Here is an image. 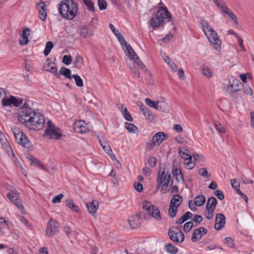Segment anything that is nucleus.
<instances>
[{
  "instance_id": "16",
  "label": "nucleus",
  "mask_w": 254,
  "mask_h": 254,
  "mask_svg": "<svg viewBox=\"0 0 254 254\" xmlns=\"http://www.w3.org/2000/svg\"><path fill=\"white\" fill-rule=\"evenodd\" d=\"M43 69L45 71L50 72L57 77L59 76V74L55 63L50 60L47 61V63L43 65Z\"/></svg>"
},
{
  "instance_id": "59",
  "label": "nucleus",
  "mask_w": 254,
  "mask_h": 254,
  "mask_svg": "<svg viewBox=\"0 0 254 254\" xmlns=\"http://www.w3.org/2000/svg\"><path fill=\"white\" fill-rule=\"evenodd\" d=\"M148 162L151 167H154L157 164L156 158L155 157H150L148 159Z\"/></svg>"
},
{
  "instance_id": "15",
  "label": "nucleus",
  "mask_w": 254,
  "mask_h": 254,
  "mask_svg": "<svg viewBox=\"0 0 254 254\" xmlns=\"http://www.w3.org/2000/svg\"><path fill=\"white\" fill-rule=\"evenodd\" d=\"M226 222L225 216L221 213H218L216 215L215 224L214 228L216 230H221L224 226Z\"/></svg>"
},
{
  "instance_id": "37",
  "label": "nucleus",
  "mask_w": 254,
  "mask_h": 254,
  "mask_svg": "<svg viewBox=\"0 0 254 254\" xmlns=\"http://www.w3.org/2000/svg\"><path fill=\"white\" fill-rule=\"evenodd\" d=\"M179 207L170 203L168 213L170 217L174 218L176 216Z\"/></svg>"
},
{
  "instance_id": "64",
  "label": "nucleus",
  "mask_w": 254,
  "mask_h": 254,
  "mask_svg": "<svg viewBox=\"0 0 254 254\" xmlns=\"http://www.w3.org/2000/svg\"><path fill=\"white\" fill-rule=\"evenodd\" d=\"M135 189L138 192H141L143 190L142 185L138 182L135 183L134 184Z\"/></svg>"
},
{
  "instance_id": "39",
  "label": "nucleus",
  "mask_w": 254,
  "mask_h": 254,
  "mask_svg": "<svg viewBox=\"0 0 254 254\" xmlns=\"http://www.w3.org/2000/svg\"><path fill=\"white\" fill-rule=\"evenodd\" d=\"M202 237L201 234H200V231L199 228L195 229L192 233V236L191 237V240L193 242L197 241L201 239Z\"/></svg>"
},
{
  "instance_id": "3",
  "label": "nucleus",
  "mask_w": 254,
  "mask_h": 254,
  "mask_svg": "<svg viewBox=\"0 0 254 254\" xmlns=\"http://www.w3.org/2000/svg\"><path fill=\"white\" fill-rule=\"evenodd\" d=\"M59 11L64 18L72 20L77 15L78 4L73 0H63L61 2Z\"/></svg>"
},
{
  "instance_id": "17",
  "label": "nucleus",
  "mask_w": 254,
  "mask_h": 254,
  "mask_svg": "<svg viewBox=\"0 0 254 254\" xmlns=\"http://www.w3.org/2000/svg\"><path fill=\"white\" fill-rule=\"evenodd\" d=\"M129 224L131 229H136L140 227L141 223V220L139 215L132 216L128 220Z\"/></svg>"
},
{
  "instance_id": "32",
  "label": "nucleus",
  "mask_w": 254,
  "mask_h": 254,
  "mask_svg": "<svg viewBox=\"0 0 254 254\" xmlns=\"http://www.w3.org/2000/svg\"><path fill=\"white\" fill-rule=\"evenodd\" d=\"M183 201V198L180 195H174L170 201V204L179 207Z\"/></svg>"
},
{
  "instance_id": "53",
  "label": "nucleus",
  "mask_w": 254,
  "mask_h": 254,
  "mask_svg": "<svg viewBox=\"0 0 254 254\" xmlns=\"http://www.w3.org/2000/svg\"><path fill=\"white\" fill-rule=\"evenodd\" d=\"M233 34L236 38L237 39L238 42L240 47L242 49V50L245 51L246 50L245 48L243 45V40L236 33H231Z\"/></svg>"
},
{
  "instance_id": "60",
  "label": "nucleus",
  "mask_w": 254,
  "mask_h": 254,
  "mask_svg": "<svg viewBox=\"0 0 254 254\" xmlns=\"http://www.w3.org/2000/svg\"><path fill=\"white\" fill-rule=\"evenodd\" d=\"M64 195L63 194H59L57 196H55L52 199V202L53 203H60L62 199L63 198Z\"/></svg>"
},
{
  "instance_id": "33",
  "label": "nucleus",
  "mask_w": 254,
  "mask_h": 254,
  "mask_svg": "<svg viewBox=\"0 0 254 254\" xmlns=\"http://www.w3.org/2000/svg\"><path fill=\"white\" fill-rule=\"evenodd\" d=\"M19 41L21 46H25L28 44L29 39L27 33H20Z\"/></svg>"
},
{
  "instance_id": "38",
  "label": "nucleus",
  "mask_w": 254,
  "mask_h": 254,
  "mask_svg": "<svg viewBox=\"0 0 254 254\" xmlns=\"http://www.w3.org/2000/svg\"><path fill=\"white\" fill-rule=\"evenodd\" d=\"M60 73L69 79H70L72 77V76L70 75L71 70L69 68H66L65 67H62L60 69Z\"/></svg>"
},
{
  "instance_id": "51",
  "label": "nucleus",
  "mask_w": 254,
  "mask_h": 254,
  "mask_svg": "<svg viewBox=\"0 0 254 254\" xmlns=\"http://www.w3.org/2000/svg\"><path fill=\"white\" fill-rule=\"evenodd\" d=\"M198 173L204 178H208L210 176L207 170L204 168L199 169Z\"/></svg>"
},
{
  "instance_id": "48",
  "label": "nucleus",
  "mask_w": 254,
  "mask_h": 254,
  "mask_svg": "<svg viewBox=\"0 0 254 254\" xmlns=\"http://www.w3.org/2000/svg\"><path fill=\"white\" fill-rule=\"evenodd\" d=\"M83 1L89 11H94V3L91 0H83Z\"/></svg>"
},
{
  "instance_id": "43",
  "label": "nucleus",
  "mask_w": 254,
  "mask_h": 254,
  "mask_svg": "<svg viewBox=\"0 0 254 254\" xmlns=\"http://www.w3.org/2000/svg\"><path fill=\"white\" fill-rule=\"evenodd\" d=\"M54 45L52 42L49 41L47 42L44 51V54L45 56H47L50 54L51 50L53 48Z\"/></svg>"
},
{
  "instance_id": "27",
  "label": "nucleus",
  "mask_w": 254,
  "mask_h": 254,
  "mask_svg": "<svg viewBox=\"0 0 254 254\" xmlns=\"http://www.w3.org/2000/svg\"><path fill=\"white\" fill-rule=\"evenodd\" d=\"M206 200L205 197L203 194L197 195L194 199V204L197 207H200L203 205Z\"/></svg>"
},
{
  "instance_id": "35",
  "label": "nucleus",
  "mask_w": 254,
  "mask_h": 254,
  "mask_svg": "<svg viewBox=\"0 0 254 254\" xmlns=\"http://www.w3.org/2000/svg\"><path fill=\"white\" fill-rule=\"evenodd\" d=\"M192 161V156L191 155L185 158L184 165L188 169L191 170L194 168L195 165Z\"/></svg>"
},
{
  "instance_id": "9",
  "label": "nucleus",
  "mask_w": 254,
  "mask_h": 254,
  "mask_svg": "<svg viewBox=\"0 0 254 254\" xmlns=\"http://www.w3.org/2000/svg\"><path fill=\"white\" fill-rule=\"evenodd\" d=\"M60 229V225L56 220L51 219L47 223L46 233L49 237H52L58 233Z\"/></svg>"
},
{
  "instance_id": "21",
  "label": "nucleus",
  "mask_w": 254,
  "mask_h": 254,
  "mask_svg": "<svg viewBox=\"0 0 254 254\" xmlns=\"http://www.w3.org/2000/svg\"><path fill=\"white\" fill-rule=\"evenodd\" d=\"M119 41L126 55H127V43L124 36L121 33H114Z\"/></svg>"
},
{
  "instance_id": "58",
  "label": "nucleus",
  "mask_w": 254,
  "mask_h": 254,
  "mask_svg": "<svg viewBox=\"0 0 254 254\" xmlns=\"http://www.w3.org/2000/svg\"><path fill=\"white\" fill-rule=\"evenodd\" d=\"M153 206L154 205L151 204L150 202L147 201H145L143 204V208L146 210L147 213L149 212H150V210Z\"/></svg>"
},
{
  "instance_id": "31",
  "label": "nucleus",
  "mask_w": 254,
  "mask_h": 254,
  "mask_svg": "<svg viewBox=\"0 0 254 254\" xmlns=\"http://www.w3.org/2000/svg\"><path fill=\"white\" fill-rule=\"evenodd\" d=\"M145 103L149 107L153 108L158 110H161V107H159L158 104L159 101H154L149 98L145 99Z\"/></svg>"
},
{
  "instance_id": "62",
  "label": "nucleus",
  "mask_w": 254,
  "mask_h": 254,
  "mask_svg": "<svg viewBox=\"0 0 254 254\" xmlns=\"http://www.w3.org/2000/svg\"><path fill=\"white\" fill-rule=\"evenodd\" d=\"M32 163L37 164L39 167H41L42 169L45 170V171H48V169L44 166L42 162L38 161L36 159H34L32 161Z\"/></svg>"
},
{
  "instance_id": "54",
  "label": "nucleus",
  "mask_w": 254,
  "mask_h": 254,
  "mask_svg": "<svg viewBox=\"0 0 254 254\" xmlns=\"http://www.w3.org/2000/svg\"><path fill=\"white\" fill-rule=\"evenodd\" d=\"M193 226L192 222L191 221L186 223L183 226V230L186 233L190 232Z\"/></svg>"
},
{
  "instance_id": "50",
  "label": "nucleus",
  "mask_w": 254,
  "mask_h": 254,
  "mask_svg": "<svg viewBox=\"0 0 254 254\" xmlns=\"http://www.w3.org/2000/svg\"><path fill=\"white\" fill-rule=\"evenodd\" d=\"M230 184H231L232 187L236 191H237L238 190H240V184L237 181L236 179H231L230 180Z\"/></svg>"
},
{
  "instance_id": "45",
  "label": "nucleus",
  "mask_w": 254,
  "mask_h": 254,
  "mask_svg": "<svg viewBox=\"0 0 254 254\" xmlns=\"http://www.w3.org/2000/svg\"><path fill=\"white\" fill-rule=\"evenodd\" d=\"M225 14H226L229 17V21L233 20L236 24H238V21L236 16L231 10L229 9V10L226 11V13Z\"/></svg>"
},
{
  "instance_id": "52",
  "label": "nucleus",
  "mask_w": 254,
  "mask_h": 254,
  "mask_svg": "<svg viewBox=\"0 0 254 254\" xmlns=\"http://www.w3.org/2000/svg\"><path fill=\"white\" fill-rule=\"evenodd\" d=\"M188 151L187 150H185L184 148L180 147L179 148L178 153L182 158H186V156L188 157L190 155L188 154Z\"/></svg>"
},
{
  "instance_id": "63",
  "label": "nucleus",
  "mask_w": 254,
  "mask_h": 254,
  "mask_svg": "<svg viewBox=\"0 0 254 254\" xmlns=\"http://www.w3.org/2000/svg\"><path fill=\"white\" fill-rule=\"evenodd\" d=\"M215 194L217 196L218 199L220 200H223L224 199V195L223 192L220 190H216L214 192Z\"/></svg>"
},
{
  "instance_id": "40",
  "label": "nucleus",
  "mask_w": 254,
  "mask_h": 254,
  "mask_svg": "<svg viewBox=\"0 0 254 254\" xmlns=\"http://www.w3.org/2000/svg\"><path fill=\"white\" fill-rule=\"evenodd\" d=\"M16 200L12 201L14 205L17 207L19 211H20L22 213H24V207L22 203V201L20 199L19 197L16 199Z\"/></svg>"
},
{
  "instance_id": "1",
  "label": "nucleus",
  "mask_w": 254,
  "mask_h": 254,
  "mask_svg": "<svg viewBox=\"0 0 254 254\" xmlns=\"http://www.w3.org/2000/svg\"><path fill=\"white\" fill-rule=\"evenodd\" d=\"M18 121L30 130H39L44 127L43 115L25 104L17 116Z\"/></svg>"
},
{
  "instance_id": "42",
  "label": "nucleus",
  "mask_w": 254,
  "mask_h": 254,
  "mask_svg": "<svg viewBox=\"0 0 254 254\" xmlns=\"http://www.w3.org/2000/svg\"><path fill=\"white\" fill-rule=\"evenodd\" d=\"M128 132L138 134L139 130L138 128L132 124L128 123Z\"/></svg>"
},
{
  "instance_id": "5",
  "label": "nucleus",
  "mask_w": 254,
  "mask_h": 254,
  "mask_svg": "<svg viewBox=\"0 0 254 254\" xmlns=\"http://www.w3.org/2000/svg\"><path fill=\"white\" fill-rule=\"evenodd\" d=\"M12 133L14 136L16 141L23 147L30 149L32 147V143L28 137L24 134L22 130L16 127L11 128Z\"/></svg>"
},
{
  "instance_id": "26",
  "label": "nucleus",
  "mask_w": 254,
  "mask_h": 254,
  "mask_svg": "<svg viewBox=\"0 0 254 254\" xmlns=\"http://www.w3.org/2000/svg\"><path fill=\"white\" fill-rule=\"evenodd\" d=\"M217 203V201L215 197H211L209 198L206 205V209L214 210Z\"/></svg>"
},
{
  "instance_id": "49",
  "label": "nucleus",
  "mask_w": 254,
  "mask_h": 254,
  "mask_svg": "<svg viewBox=\"0 0 254 254\" xmlns=\"http://www.w3.org/2000/svg\"><path fill=\"white\" fill-rule=\"evenodd\" d=\"M155 146L157 145L153 140H149L146 142L145 148L146 150L150 151L152 150Z\"/></svg>"
},
{
  "instance_id": "29",
  "label": "nucleus",
  "mask_w": 254,
  "mask_h": 254,
  "mask_svg": "<svg viewBox=\"0 0 254 254\" xmlns=\"http://www.w3.org/2000/svg\"><path fill=\"white\" fill-rule=\"evenodd\" d=\"M66 205L71 209V210L76 213H80V210L78 207L75 205L73 201L69 198L66 200Z\"/></svg>"
},
{
  "instance_id": "4",
  "label": "nucleus",
  "mask_w": 254,
  "mask_h": 254,
  "mask_svg": "<svg viewBox=\"0 0 254 254\" xmlns=\"http://www.w3.org/2000/svg\"><path fill=\"white\" fill-rule=\"evenodd\" d=\"M170 174L166 172L164 170L160 169L158 173L156 188H161V192L162 193H166L169 190V186L173 184V179Z\"/></svg>"
},
{
  "instance_id": "34",
  "label": "nucleus",
  "mask_w": 254,
  "mask_h": 254,
  "mask_svg": "<svg viewBox=\"0 0 254 254\" xmlns=\"http://www.w3.org/2000/svg\"><path fill=\"white\" fill-rule=\"evenodd\" d=\"M165 250L166 252L171 254H176L178 253V249L171 243L165 245Z\"/></svg>"
},
{
  "instance_id": "7",
  "label": "nucleus",
  "mask_w": 254,
  "mask_h": 254,
  "mask_svg": "<svg viewBox=\"0 0 254 254\" xmlns=\"http://www.w3.org/2000/svg\"><path fill=\"white\" fill-rule=\"evenodd\" d=\"M23 103V99L20 98L16 97L13 96H10L9 97H3L1 99V104L3 106H9L18 107Z\"/></svg>"
},
{
  "instance_id": "28",
  "label": "nucleus",
  "mask_w": 254,
  "mask_h": 254,
  "mask_svg": "<svg viewBox=\"0 0 254 254\" xmlns=\"http://www.w3.org/2000/svg\"><path fill=\"white\" fill-rule=\"evenodd\" d=\"M148 213L151 215L152 217L155 218L157 220H160L161 219L160 211L158 207L154 205L152 208H151L150 212H149Z\"/></svg>"
},
{
  "instance_id": "13",
  "label": "nucleus",
  "mask_w": 254,
  "mask_h": 254,
  "mask_svg": "<svg viewBox=\"0 0 254 254\" xmlns=\"http://www.w3.org/2000/svg\"><path fill=\"white\" fill-rule=\"evenodd\" d=\"M204 34L214 48L216 50L219 49L221 46V41L217 33H204Z\"/></svg>"
},
{
  "instance_id": "20",
  "label": "nucleus",
  "mask_w": 254,
  "mask_h": 254,
  "mask_svg": "<svg viewBox=\"0 0 254 254\" xmlns=\"http://www.w3.org/2000/svg\"><path fill=\"white\" fill-rule=\"evenodd\" d=\"M39 10V18L43 21H45L47 18V7L44 2H41L37 5Z\"/></svg>"
},
{
  "instance_id": "25",
  "label": "nucleus",
  "mask_w": 254,
  "mask_h": 254,
  "mask_svg": "<svg viewBox=\"0 0 254 254\" xmlns=\"http://www.w3.org/2000/svg\"><path fill=\"white\" fill-rule=\"evenodd\" d=\"M99 142L103 150L108 154L112 152L111 147L104 137L99 138Z\"/></svg>"
},
{
  "instance_id": "14",
  "label": "nucleus",
  "mask_w": 254,
  "mask_h": 254,
  "mask_svg": "<svg viewBox=\"0 0 254 254\" xmlns=\"http://www.w3.org/2000/svg\"><path fill=\"white\" fill-rule=\"evenodd\" d=\"M0 142L1 143L3 148L6 153L10 156V153L12 156H15L13 150L10 145V144L7 139L0 130Z\"/></svg>"
},
{
  "instance_id": "18",
  "label": "nucleus",
  "mask_w": 254,
  "mask_h": 254,
  "mask_svg": "<svg viewBox=\"0 0 254 254\" xmlns=\"http://www.w3.org/2000/svg\"><path fill=\"white\" fill-rule=\"evenodd\" d=\"M86 206L88 211L93 216H94L99 206V202L98 201L93 200L91 202L86 203Z\"/></svg>"
},
{
  "instance_id": "8",
  "label": "nucleus",
  "mask_w": 254,
  "mask_h": 254,
  "mask_svg": "<svg viewBox=\"0 0 254 254\" xmlns=\"http://www.w3.org/2000/svg\"><path fill=\"white\" fill-rule=\"evenodd\" d=\"M170 228L169 230L168 235L170 239L174 242L177 243H182L185 239L183 233L178 228Z\"/></svg>"
},
{
  "instance_id": "23",
  "label": "nucleus",
  "mask_w": 254,
  "mask_h": 254,
  "mask_svg": "<svg viewBox=\"0 0 254 254\" xmlns=\"http://www.w3.org/2000/svg\"><path fill=\"white\" fill-rule=\"evenodd\" d=\"M162 58L167 64L170 66L171 69L173 71H176L178 67L174 62L166 54L163 53L162 55Z\"/></svg>"
},
{
  "instance_id": "24",
  "label": "nucleus",
  "mask_w": 254,
  "mask_h": 254,
  "mask_svg": "<svg viewBox=\"0 0 254 254\" xmlns=\"http://www.w3.org/2000/svg\"><path fill=\"white\" fill-rule=\"evenodd\" d=\"M10 192H8L6 194L8 198L11 201L16 200V199H17V198L19 197V192L13 187H11L10 189Z\"/></svg>"
},
{
  "instance_id": "46",
  "label": "nucleus",
  "mask_w": 254,
  "mask_h": 254,
  "mask_svg": "<svg viewBox=\"0 0 254 254\" xmlns=\"http://www.w3.org/2000/svg\"><path fill=\"white\" fill-rule=\"evenodd\" d=\"M118 109L122 113L124 117L127 120V109L125 105L121 103H119L117 105Z\"/></svg>"
},
{
  "instance_id": "57",
  "label": "nucleus",
  "mask_w": 254,
  "mask_h": 254,
  "mask_svg": "<svg viewBox=\"0 0 254 254\" xmlns=\"http://www.w3.org/2000/svg\"><path fill=\"white\" fill-rule=\"evenodd\" d=\"M174 36V34L172 33H169L168 34L166 35L164 38L161 39L160 40V41H163L164 43L168 42Z\"/></svg>"
},
{
  "instance_id": "2",
  "label": "nucleus",
  "mask_w": 254,
  "mask_h": 254,
  "mask_svg": "<svg viewBox=\"0 0 254 254\" xmlns=\"http://www.w3.org/2000/svg\"><path fill=\"white\" fill-rule=\"evenodd\" d=\"M171 15L165 6H160L151 17L149 23L154 29L158 28L164 24L170 22L171 20Z\"/></svg>"
},
{
  "instance_id": "30",
  "label": "nucleus",
  "mask_w": 254,
  "mask_h": 254,
  "mask_svg": "<svg viewBox=\"0 0 254 254\" xmlns=\"http://www.w3.org/2000/svg\"><path fill=\"white\" fill-rule=\"evenodd\" d=\"M200 24L202 27L203 32H215L209 25L208 22L205 19L200 20Z\"/></svg>"
},
{
  "instance_id": "55",
  "label": "nucleus",
  "mask_w": 254,
  "mask_h": 254,
  "mask_svg": "<svg viewBox=\"0 0 254 254\" xmlns=\"http://www.w3.org/2000/svg\"><path fill=\"white\" fill-rule=\"evenodd\" d=\"M98 5L100 10H103L107 8V2L105 0H98Z\"/></svg>"
},
{
  "instance_id": "12",
  "label": "nucleus",
  "mask_w": 254,
  "mask_h": 254,
  "mask_svg": "<svg viewBox=\"0 0 254 254\" xmlns=\"http://www.w3.org/2000/svg\"><path fill=\"white\" fill-rule=\"evenodd\" d=\"M74 131L79 133H84L90 130V126L83 121H76L74 124Z\"/></svg>"
},
{
  "instance_id": "47",
  "label": "nucleus",
  "mask_w": 254,
  "mask_h": 254,
  "mask_svg": "<svg viewBox=\"0 0 254 254\" xmlns=\"http://www.w3.org/2000/svg\"><path fill=\"white\" fill-rule=\"evenodd\" d=\"M72 77L74 79L76 86L78 87H82L83 86V80L79 75L74 74L72 76Z\"/></svg>"
},
{
  "instance_id": "22",
  "label": "nucleus",
  "mask_w": 254,
  "mask_h": 254,
  "mask_svg": "<svg viewBox=\"0 0 254 254\" xmlns=\"http://www.w3.org/2000/svg\"><path fill=\"white\" fill-rule=\"evenodd\" d=\"M172 174L175 177V179L177 182H184V176L180 168H174V167H173Z\"/></svg>"
},
{
  "instance_id": "44",
  "label": "nucleus",
  "mask_w": 254,
  "mask_h": 254,
  "mask_svg": "<svg viewBox=\"0 0 254 254\" xmlns=\"http://www.w3.org/2000/svg\"><path fill=\"white\" fill-rule=\"evenodd\" d=\"M143 115L146 119L150 122H152L154 120V117L153 115L152 112L149 109H145Z\"/></svg>"
},
{
  "instance_id": "56",
  "label": "nucleus",
  "mask_w": 254,
  "mask_h": 254,
  "mask_svg": "<svg viewBox=\"0 0 254 254\" xmlns=\"http://www.w3.org/2000/svg\"><path fill=\"white\" fill-rule=\"evenodd\" d=\"M63 62L66 65L70 64L72 62V58L70 55H65L63 59Z\"/></svg>"
},
{
  "instance_id": "11",
  "label": "nucleus",
  "mask_w": 254,
  "mask_h": 254,
  "mask_svg": "<svg viewBox=\"0 0 254 254\" xmlns=\"http://www.w3.org/2000/svg\"><path fill=\"white\" fill-rule=\"evenodd\" d=\"M242 87V84L239 80L232 78L229 80V85L226 88V92L232 94L240 91Z\"/></svg>"
},
{
  "instance_id": "41",
  "label": "nucleus",
  "mask_w": 254,
  "mask_h": 254,
  "mask_svg": "<svg viewBox=\"0 0 254 254\" xmlns=\"http://www.w3.org/2000/svg\"><path fill=\"white\" fill-rule=\"evenodd\" d=\"M201 72L203 75L207 78H210L213 75L211 70L207 66H203L202 67Z\"/></svg>"
},
{
  "instance_id": "61",
  "label": "nucleus",
  "mask_w": 254,
  "mask_h": 254,
  "mask_svg": "<svg viewBox=\"0 0 254 254\" xmlns=\"http://www.w3.org/2000/svg\"><path fill=\"white\" fill-rule=\"evenodd\" d=\"M215 127L216 129L220 133H224L225 132V130L224 128L222 126V125L218 122H217L215 124Z\"/></svg>"
},
{
  "instance_id": "6",
  "label": "nucleus",
  "mask_w": 254,
  "mask_h": 254,
  "mask_svg": "<svg viewBox=\"0 0 254 254\" xmlns=\"http://www.w3.org/2000/svg\"><path fill=\"white\" fill-rule=\"evenodd\" d=\"M61 129L56 127L51 121L48 122V127L45 130L44 136L49 139H59L62 136Z\"/></svg>"
},
{
  "instance_id": "10",
  "label": "nucleus",
  "mask_w": 254,
  "mask_h": 254,
  "mask_svg": "<svg viewBox=\"0 0 254 254\" xmlns=\"http://www.w3.org/2000/svg\"><path fill=\"white\" fill-rule=\"evenodd\" d=\"M128 59H129L130 61H133L142 69H145V65L140 60L135 52L129 44H128Z\"/></svg>"
},
{
  "instance_id": "19",
  "label": "nucleus",
  "mask_w": 254,
  "mask_h": 254,
  "mask_svg": "<svg viewBox=\"0 0 254 254\" xmlns=\"http://www.w3.org/2000/svg\"><path fill=\"white\" fill-rule=\"evenodd\" d=\"M168 135L164 132H158L153 136L152 139L157 146L160 145L162 141L166 140Z\"/></svg>"
},
{
  "instance_id": "36",
  "label": "nucleus",
  "mask_w": 254,
  "mask_h": 254,
  "mask_svg": "<svg viewBox=\"0 0 254 254\" xmlns=\"http://www.w3.org/2000/svg\"><path fill=\"white\" fill-rule=\"evenodd\" d=\"M192 214L190 212H186L183 215L177 222L176 224H181L184 223L185 221L190 218L192 216Z\"/></svg>"
}]
</instances>
